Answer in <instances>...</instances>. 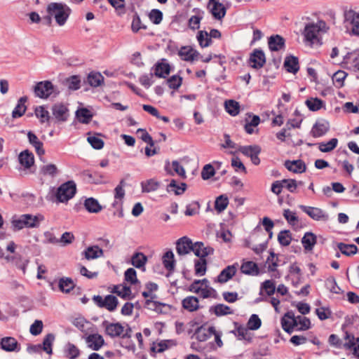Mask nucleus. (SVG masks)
<instances>
[{
  "instance_id": "f257e3e1",
  "label": "nucleus",
  "mask_w": 359,
  "mask_h": 359,
  "mask_svg": "<svg viewBox=\"0 0 359 359\" xmlns=\"http://www.w3.org/2000/svg\"><path fill=\"white\" fill-rule=\"evenodd\" d=\"M328 27L323 20L306 24L302 32L305 42L310 46L321 45L320 35L322 33H325Z\"/></svg>"
},
{
  "instance_id": "f03ea898",
  "label": "nucleus",
  "mask_w": 359,
  "mask_h": 359,
  "mask_svg": "<svg viewBox=\"0 0 359 359\" xmlns=\"http://www.w3.org/2000/svg\"><path fill=\"white\" fill-rule=\"evenodd\" d=\"M47 13L48 23L50 22L51 18H54L59 26H63L71 13V9L65 4L54 2L48 5Z\"/></svg>"
},
{
  "instance_id": "7ed1b4c3",
  "label": "nucleus",
  "mask_w": 359,
  "mask_h": 359,
  "mask_svg": "<svg viewBox=\"0 0 359 359\" xmlns=\"http://www.w3.org/2000/svg\"><path fill=\"white\" fill-rule=\"evenodd\" d=\"M43 220L44 217L41 214L36 215L24 214L17 219H13L12 225L15 230H21L24 228H37Z\"/></svg>"
},
{
  "instance_id": "20e7f679",
  "label": "nucleus",
  "mask_w": 359,
  "mask_h": 359,
  "mask_svg": "<svg viewBox=\"0 0 359 359\" xmlns=\"http://www.w3.org/2000/svg\"><path fill=\"white\" fill-rule=\"evenodd\" d=\"M76 192V183L72 181H67L62 184L56 190L55 196L59 203H67L72 198Z\"/></svg>"
},
{
  "instance_id": "39448f33",
  "label": "nucleus",
  "mask_w": 359,
  "mask_h": 359,
  "mask_svg": "<svg viewBox=\"0 0 359 359\" xmlns=\"http://www.w3.org/2000/svg\"><path fill=\"white\" fill-rule=\"evenodd\" d=\"M189 291L198 294L203 298H208L214 296L216 291L208 285L206 278L203 280H195L189 286Z\"/></svg>"
},
{
  "instance_id": "423d86ee",
  "label": "nucleus",
  "mask_w": 359,
  "mask_h": 359,
  "mask_svg": "<svg viewBox=\"0 0 359 359\" xmlns=\"http://www.w3.org/2000/svg\"><path fill=\"white\" fill-rule=\"evenodd\" d=\"M52 123H61L66 122L69 116V111L67 105L55 103L51 107Z\"/></svg>"
},
{
  "instance_id": "0eeeda50",
  "label": "nucleus",
  "mask_w": 359,
  "mask_h": 359,
  "mask_svg": "<svg viewBox=\"0 0 359 359\" xmlns=\"http://www.w3.org/2000/svg\"><path fill=\"white\" fill-rule=\"evenodd\" d=\"M34 93L36 97L46 99L52 95H57L58 90L55 89L53 83L49 81H43L39 82L34 87Z\"/></svg>"
},
{
  "instance_id": "6e6552de",
  "label": "nucleus",
  "mask_w": 359,
  "mask_h": 359,
  "mask_svg": "<svg viewBox=\"0 0 359 359\" xmlns=\"http://www.w3.org/2000/svg\"><path fill=\"white\" fill-rule=\"evenodd\" d=\"M93 300L98 307L104 308L110 312L114 311L118 304V299L111 294H108L104 298L100 295H95Z\"/></svg>"
},
{
  "instance_id": "1a4fd4ad",
  "label": "nucleus",
  "mask_w": 359,
  "mask_h": 359,
  "mask_svg": "<svg viewBox=\"0 0 359 359\" xmlns=\"http://www.w3.org/2000/svg\"><path fill=\"white\" fill-rule=\"evenodd\" d=\"M299 208L315 221L327 222L329 219V215L321 208L304 205H299Z\"/></svg>"
},
{
  "instance_id": "9d476101",
  "label": "nucleus",
  "mask_w": 359,
  "mask_h": 359,
  "mask_svg": "<svg viewBox=\"0 0 359 359\" xmlns=\"http://www.w3.org/2000/svg\"><path fill=\"white\" fill-rule=\"evenodd\" d=\"M102 326L104 329L105 334L111 338L121 337L125 331L124 327L119 323H114L104 320Z\"/></svg>"
},
{
  "instance_id": "9b49d317",
  "label": "nucleus",
  "mask_w": 359,
  "mask_h": 359,
  "mask_svg": "<svg viewBox=\"0 0 359 359\" xmlns=\"http://www.w3.org/2000/svg\"><path fill=\"white\" fill-rule=\"evenodd\" d=\"M345 22L351 25V33L359 36V11L349 10L344 14Z\"/></svg>"
},
{
  "instance_id": "f8f14e48",
  "label": "nucleus",
  "mask_w": 359,
  "mask_h": 359,
  "mask_svg": "<svg viewBox=\"0 0 359 359\" xmlns=\"http://www.w3.org/2000/svg\"><path fill=\"white\" fill-rule=\"evenodd\" d=\"M249 63L252 68L260 69L266 63L264 53L259 49H255L250 54Z\"/></svg>"
},
{
  "instance_id": "ddd939ff",
  "label": "nucleus",
  "mask_w": 359,
  "mask_h": 359,
  "mask_svg": "<svg viewBox=\"0 0 359 359\" xmlns=\"http://www.w3.org/2000/svg\"><path fill=\"white\" fill-rule=\"evenodd\" d=\"M237 266L238 264L227 266L217 276L215 282L223 284L229 281L236 275Z\"/></svg>"
},
{
  "instance_id": "4468645a",
  "label": "nucleus",
  "mask_w": 359,
  "mask_h": 359,
  "mask_svg": "<svg viewBox=\"0 0 359 359\" xmlns=\"http://www.w3.org/2000/svg\"><path fill=\"white\" fill-rule=\"evenodd\" d=\"M194 243L186 236H184L176 243V250L179 255H185L192 251Z\"/></svg>"
},
{
  "instance_id": "2eb2a0df",
  "label": "nucleus",
  "mask_w": 359,
  "mask_h": 359,
  "mask_svg": "<svg viewBox=\"0 0 359 359\" xmlns=\"http://www.w3.org/2000/svg\"><path fill=\"white\" fill-rule=\"evenodd\" d=\"M344 339L347 341L343 344L346 349H353V354L359 359V337L355 339L353 334L345 332Z\"/></svg>"
},
{
  "instance_id": "dca6fc26",
  "label": "nucleus",
  "mask_w": 359,
  "mask_h": 359,
  "mask_svg": "<svg viewBox=\"0 0 359 359\" xmlns=\"http://www.w3.org/2000/svg\"><path fill=\"white\" fill-rule=\"evenodd\" d=\"M192 251L196 256L199 258H205L208 255L214 253L213 248L210 246H205L202 242H196L193 244Z\"/></svg>"
},
{
  "instance_id": "f3484780",
  "label": "nucleus",
  "mask_w": 359,
  "mask_h": 359,
  "mask_svg": "<svg viewBox=\"0 0 359 359\" xmlns=\"http://www.w3.org/2000/svg\"><path fill=\"white\" fill-rule=\"evenodd\" d=\"M283 329L287 333L293 332L294 327L297 326V319L291 312L286 313L281 319Z\"/></svg>"
},
{
  "instance_id": "a211bd4d",
  "label": "nucleus",
  "mask_w": 359,
  "mask_h": 359,
  "mask_svg": "<svg viewBox=\"0 0 359 359\" xmlns=\"http://www.w3.org/2000/svg\"><path fill=\"white\" fill-rule=\"evenodd\" d=\"M329 129V122L326 120L320 119L317 121L313 125L311 133L314 137H319L325 135Z\"/></svg>"
},
{
  "instance_id": "6ab92c4d",
  "label": "nucleus",
  "mask_w": 359,
  "mask_h": 359,
  "mask_svg": "<svg viewBox=\"0 0 359 359\" xmlns=\"http://www.w3.org/2000/svg\"><path fill=\"white\" fill-rule=\"evenodd\" d=\"M1 347L8 352H19L20 346L17 340L11 337H4L1 340Z\"/></svg>"
},
{
  "instance_id": "aec40b11",
  "label": "nucleus",
  "mask_w": 359,
  "mask_h": 359,
  "mask_svg": "<svg viewBox=\"0 0 359 359\" xmlns=\"http://www.w3.org/2000/svg\"><path fill=\"white\" fill-rule=\"evenodd\" d=\"M86 342L88 346L94 351H98L104 344L102 335L99 334H89L86 337Z\"/></svg>"
},
{
  "instance_id": "412c9836",
  "label": "nucleus",
  "mask_w": 359,
  "mask_h": 359,
  "mask_svg": "<svg viewBox=\"0 0 359 359\" xmlns=\"http://www.w3.org/2000/svg\"><path fill=\"white\" fill-rule=\"evenodd\" d=\"M208 8L213 17L217 20H222L226 15V9L220 2H209Z\"/></svg>"
},
{
  "instance_id": "4be33fe9",
  "label": "nucleus",
  "mask_w": 359,
  "mask_h": 359,
  "mask_svg": "<svg viewBox=\"0 0 359 359\" xmlns=\"http://www.w3.org/2000/svg\"><path fill=\"white\" fill-rule=\"evenodd\" d=\"M241 271L245 275L255 276L259 275V269L255 262L243 260L241 266Z\"/></svg>"
},
{
  "instance_id": "5701e85b",
  "label": "nucleus",
  "mask_w": 359,
  "mask_h": 359,
  "mask_svg": "<svg viewBox=\"0 0 359 359\" xmlns=\"http://www.w3.org/2000/svg\"><path fill=\"white\" fill-rule=\"evenodd\" d=\"M285 167L294 173H302L306 170V165L302 160L286 161Z\"/></svg>"
},
{
  "instance_id": "b1692460",
  "label": "nucleus",
  "mask_w": 359,
  "mask_h": 359,
  "mask_svg": "<svg viewBox=\"0 0 359 359\" xmlns=\"http://www.w3.org/2000/svg\"><path fill=\"white\" fill-rule=\"evenodd\" d=\"M27 137L29 143L34 147L36 154L40 156V158H41V156L45 154V150L43 147V142H41L37 136L31 131L28 132ZM41 160L42 161V158H41Z\"/></svg>"
},
{
  "instance_id": "393cba45",
  "label": "nucleus",
  "mask_w": 359,
  "mask_h": 359,
  "mask_svg": "<svg viewBox=\"0 0 359 359\" xmlns=\"http://www.w3.org/2000/svg\"><path fill=\"white\" fill-rule=\"evenodd\" d=\"M344 63L347 68L354 71H359V55L355 53H348L344 58Z\"/></svg>"
},
{
  "instance_id": "a878e982",
  "label": "nucleus",
  "mask_w": 359,
  "mask_h": 359,
  "mask_svg": "<svg viewBox=\"0 0 359 359\" xmlns=\"http://www.w3.org/2000/svg\"><path fill=\"white\" fill-rule=\"evenodd\" d=\"M19 161L25 168H30L34 163V157L32 152L28 150L22 151L19 155Z\"/></svg>"
},
{
  "instance_id": "bb28decb",
  "label": "nucleus",
  "mask_w": 359,
  "mask_h": 359,
  "mask_svg": "<svg viewBox=\"0 0 359 359\" xmlns=\"http://www.w3.org/2000/svg\"><path fill=\"white\" fill-rule=\"evenodd\" d=\"M179 55L186 61L198 60L200 56V54L196 50L190 47H182L179 51Z\"/></svg>"
},
{
  "instance_id": "cd10ccee",
  "label": "nucleus",
  "mask_w": 359,
  "mask_h": 359,
  "mask_svg": "<svg viewBox=\"0 0 359 359\" xmlns=\"http://www.w3.org/2000/svg\"><path fill=\"white\" fill-rule=\"evenodd\" d=\"M284 67L288 72L296 74L299 69L298 58L293 55L286 57Z\"/></svg>"
},
{
  "instance_id": "c85d7f7f",
  "label": "nucleus",
  "mask_w": 359,
  "mask_h": 359,
  "mask_svg": "<svg viewBox=\"0 0 359 359\" xmlns=\"http://www.w3.org/2000/svg\"><path fill=\"white\" fill-rule=\"evenodd\" d=\"M86 259H95L103 256V250L98 245L88 247L83 252Z\"/></svg>"
},
{
  "instance_id": "c756f323",
  "label": "nucleus",
  "mask_w": 359,
  "mask_h": 359,
  "mask_svg": "<svg viewBox=\"0 0 359 359\" xmlns=\"http://www.w3.org/2000/svg\"><path fill=\"white\" fill-rule=\"evenodd\" d=\"M269 48L272 51H278L283 48L285 46V40L280 35L271 36L269 39Z\"/></svg>"
},
{
  "instance_id": "7c9ffc66",
  "label": "nucleus",
  "mask_w": 359,
  "mask_h": 359,
  "mask_svg": "<svg viewBox=\"0 0 359 359\" xmlns=\"http://www.w3.org/2000/svg\"><path fill=\"white\" fill-rule=\"evenodd\" d=\"M35 115L41 123H47L49 126L52 123V118L49 111L44 106H39L35 109Z\"/></svg>"
},
{
  "instance_id": "2f4dec72",
  "label": "nucleus",
  "mask_w": 359,
  "mask_h": 359,
  "mask_svg": "<svg viewBox=\"0 0 359 359\" xmlns=\"http://www.w3.org/2000/svg\"><path fill=\"white\" fill-rule=\"evenodd\" d=\"M317 242L316 236L312 232H306L302 238V243L306 250H312Z\"/></svg>"
},
{
  "instance_id": "473e14b6",
  "label": "nucleus",
  "mask_w": 359,
  "mask_h": 359,
  "mask_svg": "<svg viewBox=\"0 0 359 359\" xmlns=\"http://www.w3.org/2000/svg\"><path fill=\"white\" fill-rule=\"evenodd\" d=\"M147 262V257L142 252H135L131 257V264L137 269L145 270L144 266Z\"/></svg>"
},
{
  "instance_id": "72a5a7b5",
  "label": "nucleus",
  "mask_w": 359,
  "mask_h": 359,
  "mask_svg": "<svg viewBox=\"0 0 359 359\" xmlns=\"http://www.w3.org/2000/svg\"><path fill=\"white\" fill-rule=\"evenodd\" d=\"M182 306L184 309L193 312L199 308V302L197 297L189 296L182 300Z\"/></svg>"
},
{
  "instance_id": "f704fd0d",
  "label": "nucleus",
  "mask_w": 359,
  "mask_h": 359,
  "mask_svg": "<svg viewBox=\"0 0 359 359\" xmlns=\"http://www.w3.org/2000/svg\"><path fill=\"white\" fill-rule=\"evenodd\" d=\"M215 330L214 327H209L208 329L200 327L196 330V337L200 341H205L212 334H215Z\"/></svg>"
},
{
  "instance_id": "c9c22d12",
  "label": "nucleus",
  "mask_w": 359,
  "mask_h": 359,
  "mask_svg": "<svg viewBox=\"0 0 359 359\" xmlns=\"http://www.w3.org/2000/svg\"><path fill=\"white\" fill-rule=\"evenodd\" d=\"M27 100V97H22L18 100V104L12 112L13 118H16L21 117L25 113L27 109L25 102Z\"/></svg>"
},
{
  "instance_id": "e433bc0d",
  "label": "nucleus",
  "mask_w": 359,
  "mask_h": 359,
  "mask_svg": "<svg viewBox=\"0 0 359 359\" xmlns=\"http://www.w3.org/2000/svg\"><path fill=\"white\" fill-rule=\"evenodd\" d=\"M163 264L164 267L169 271H172L175 269V260L174 254L171 250L167 251L163 256Z\"/></svg>"
},
{
  "instance_id": "4c0bfd02",
  "label": "nucleus",
  "mask_w": 359,
  "mask_h": 359,
  "mask_svg": "<svg viewBox=\"0 0 359 359\" xmlns=\"http://www.w3.org/2000/svg\"><path fill=\"white\" fill-rule=\"evenodd\" d=\"M58 287L61 292L69 293L75 287V284L72 278L64 277L59 280Z\"/></svg>"
},
{
  "instance_id": "58836bf2",
  "label": "nucleus",
  "mask_w": 359,
  "mask_h": 359,
  "mask_svg": "<svg viewBox=\"0 0 359 359\" xmlns=\"http://www.w3.org/2000/svg\"><path fill=\"white\" fill-rule=\"evenodd\" d=\"M84 206L89 212L97 213L102 210L97 200L94 198H88L85 200Z\"/></svg>"
},
{
  "instance_id": "ea45409f",
  "label": "nucleus",
  "mask_w": 359,
  "mask_h": 359,
  "mask_svg": "<svg viewBox=\"0 0 359 359\" xmlns=\"http://www.w3.org/2000/svg\"><path fill=\"white\" fill-rule=\"evenodd\" d=\"M210 311L214 313L217 316H225L233 313L231 309L223 304H218L210 307Z\"/></svg>"
},
{
  "instance_id": "a19ab883",
  "label": "nucleus",
  "mask_w": 359,
  "mask_h": 359,
  "mask_svg": "<svg viewBox=\"0 0 359 359\" xmlns=\"http://www.w3.org/2000/svg\"><path fill=\"white\" fill-rule=\"evenodd\" d=\"M170 71V65L167 63L158 62L154 67V74L157 77L165 78Z\"/></svg>"
},
{
  "instance_id": "79ce46f5",
  "label": "nucleus",
  "mask_w": 359,
  "mask_h": 359,
  "mask_svg": "<svg viewBox=\"0 0 359 359\" xmlns=\"http://www.w3.org/2000/svg\"><path fill=\"white\" fill-rule=\"evenodd\" d=\"M225 109L232 116L238 115L240 112V104L233 100H226L224 103Z\"/></svg>"
},
{
  "instance_id": "37998d69",
  "label": "nucleus",
  "mask_w": 359,
  "mask_h": 359,
  "mask_svg": "<svg viewBox=\"0 0 359 359\" xmlns=\"http://www.w3.org/2000/svg\"><path fill=\"white\" fill-rule=\"evenodd\" d=\"M338 249L340 252L346 256H351L357 253L358 248L354 244H345L339 243L337 245Z\"/></svg>"
},
{
  "instance_id": "c03bdc74",
  "label": "nucleus",
  "mask_w": 359,
  "mask_h": 359,
  "mask_svg": "<svg viewBox=\"0 0 359 359\" xmlns=\"http://www.w3.org/2000/svg\"><path fill=\"white\" fill-rule=\"evenodd\" d=\"M55 337L53 334H48L44 337L43 344H41L42 350L49 355L53 353L52 346L55 341Z\"/></svg>"
},
{
  "instance_id": "a18cd8bd",
  "label": "nucleus",
  "mask_w": 359,
  "mask_h": 359,
  "mask_svg": "<svg viewBox=\"0 0 359 359\" xmlns=\"http://www.w3.org/2000/svg\"><path fill=\"white\" fill-rule=\"evenodd\" d=\"M76 116L79 122L82 123H88L93 117L90 111L86 108L78 109L76 112Z\"/></svg>"
},
{
  "instance_id": "49530a36",
  "label": "nucleus",
  "mask_w": 359,
  "mask_h": 359,
  "mask_svg": "<svg viewBox=\"0 0 359 359\" xmlns=\"http://www.w3.org/2000/svg\"><path fill=\"white\" fill-rule=\"evenodd\" d=\"M264 291L268 296H271L275 293L276 284L272 280H266L264 281L260 287V294Z\"/></svg>"
},
{
  "instance_id": "de8ad7c7",
  "label": "nucleus",
  "mask_w": 359,
  "mask_h": 359,
  "mask_svg": "<svg viewBox=\"0 0 359 359\" xmlns=\"http://www.w3.org/2000/svg\"><path fill=\"white\" fill-rule=\"evenodd\" d=\"M103 81L104 77L99 72H91L88 76V82L93 87L100 86Z\"/></svg>"
},
{
  "instance_id": "09e8293b",
  "label": "nucleus",
  "mask_w": 359,
  "mask_h": 359,
  "mask_svg": "<svg viewBox=\"0 0 359 359\" xmlns=\"http://www.w3.org/2000/svg\"><path fill=\"white\" fill-rule=\"evenodd\" d=\"M337 144L338 140L337 138H332L327 142H320L318 149L320 151L324 153L330 152L337 147Z\"/></svg>"
},
{
  "instance_id": "8fccbe9b",
  "label": "nucleus",
  "mask_w": 359,
  "mask_h": 359,
  "mask_svg": "<svg viewBox=\"0 0 359 359\" xmlns=\"http://www.w3.org/2000/svg\"><path fill=\"white\" fill-rule=\"evenodd\" d=\"M207 262L205 258H199L194 261L195 273L198 276H203L206 271Z\"/></svg>"
},
{
  "instance_id": "3c124183",
  "label": "nucleus",
  "mask_w": 359,
  "mask_h": 359,
  "mask_svg": "<svg viewBox=\"0 0 359 359\" xmlns=\"http://www.w3.org/2000/svg\"><path fill=\"white\" fill-rule=\"evenodd\" d=\"M186 188L187 184L185 183L182 182L179 185L175 180H172L168 186V191H174L176 195H180L184 192Z\"/></svg>"
},
{
  "instance_id": "603ef678",
  "label": "nucleus",
  "mask_w": 359,
  "mask_h": 359,
  "mask_svg": "<svg viewBox=\"0 0 359 359\" xmlns=\"http://www.w3.org/2000/svg\"><path fill=\"white\" fill-rule=\"evenodd\" d=\"M278 241L283 246H287L292 241L291 233L289 230L281 231L278 235Z\"/></svg>"
},
{
  "instance_id": "864d4df0",
  "label": "nucleus",
  "mask_w": 359,
  "mask_h": 359,
  "mask_svg": "<svg viewBox=\"0 0 359 359\" xmlns=\"http://www.w3.org/2000/svg\"><path fill=\"white\" fill-rule=\"evenodd\" d=\"M228 204H229L228 198L226 196H224V195H221L219 197H217L215 200V210L217 212H221L226 208Z\"/></svg>"
},
{
  "instance_id": "5fc2aeb1",
  "label": "nucleus",
  "mask_w": 359,
  "mask_h": 359,
  "mask_svg": "<svg viewBox=\"0 0 359 359\" xmlns=\"http://www.w3.org/2000/svg\"><path fill=\"white\" fill-rule=\"evenodd\" d=\"M197 39L200 46L203 48L209 46L212 42L206 31H199L197 35Z\"/></svg>"
},
{
  "instance_id": "6e6d98bb",
  "label": "nucleus",
  "mask_w": 359,
  "mask_h": 359,
  "mask_svg": "<svg viewBox=\"0 0 359 359\" xmlns=\"http://www.w3.org/2000/svg\"><path fill=\"white\" fill-rule=\"evenodd\" d=\"M305 103L308 108L313 111L319 110L323 105V101L317 97L308 99Z\"/></svg>"
},
{
  "instance_id": "4d7b16f0",
  "label": "nucleus",
  "mask_w": 359,
  "mask_h": 359,
  "mask_svg": "<svg viewBox=\"0 0 359 359\" xmlns=\"http://www.w3.org/2000/svg\"><path fill=\"white\" fill-rule=\"evenodd\" d=\"M142 189L143 192H151L156 191L158 187V182H156L154 180H149L146 182H143L141 183Z\"/></svg>"
},
{
  "instance_id": "13d9d810",
  "label": "nucleus",
  "mask_w": 359,
  "mask_h": 359,
  "mask_svg": "<svg viewBox=\"0 0 359 359\" xmlns=\"http://www.w3.org/2000/svg\"><path fill=\"white\" fill-rule=\"evenodd\" d=\"M347 74L344 71H337L332 76V81L334 84L337 88H341L344 86V81Z\"/></svg>"
},
{
  "instance_id": "bf43d9fd",
  "label": "nucleus",
  "mask_w": 359,
  "mask_h": 359,
  "mask_svg": "<svg viewBox=\"0 0 359 359\" xmlns=\"http://www.w3.org/2000/svg\"><path fill=\"white\" fill-rule=\"evenodd\" d=\"M203 18V13L198 12L196 15H192L189 20V27L193 30L198 29L200 22Z\"/></svg>"
},
{
  "instance_id": "052dcab7",
  "label": "nucleus",
  "mask_w": 359,
  "mask_h": 359,
  "mask_svg": "<svg viewBox=\"0 0 359 359\" xmlns=\"http://www.w3.org/2000/svg\"><path fill=\"white\" fill-rule=\"evenodd\" d=\"M41 172L44 175L55 177L58 172V169L55 164L49 163L41 168Z\"/></svg>"
},
{
  "instance_id": "680f3d73",
  "label": "nucleus",
  "mask_w": 359,
  "mask_h": 359,
  "mask_svg": "<svg viewBox=\"0 0 359 359\" xmlns=\"http://www.w3.org/2000/svg\"><path fill=\"white\" fill-rule=\"evenodd\" d=\"M238 149L245 156L250 158L254 155L255 151H261V148L258 145L241 146Z\"/></svg>"
},
{
  "instance_id": "e2e57ef3",
  "label": "nucleus",
  "mask_w": 359,
  "mask_h": 359,
  "mask_svg": "<svg viewBox=\"0 0 359 359\" xmlns=\"http://www.w3.org/2000/svg\"><path fill=\"white\" fill-rule=\"evenodd\" d=\"M283 217L289 224L292 226H295L297 224L299 221L298 217L296 215L294 212L291 211L290 209L284 210Z\"/></svg>"
},
{
  "instance_id": "0e129e2a",
  "label": "nucleus",
  "mask_w": 359,
  "mask_h": 359,
  "mask_svg": "<svg viewBox=\"0 0 359 359\" xmlns=\"http://www.w3.org/2000/svg\"><path fill=\"white\" fill-rule=\"evenodd\" d=\"M149 18L154 25H159L163 20V13L158 9H152L149 13Z\"/></svg>"
},
{
  "instance_id": "69168bd1",
  "label": "nucleus",
  "mask_w": 359,
  "mask_h": 359,
  "mask_svg": "<svg viewBox=\"0 0 359 359\" xmlns=\"http://www.w3.org/2000/svg\"><path fill=\"white\" fill-rule=\"evenodd\" d=\"M66 86L72 90H78L80 88L81 80L77 76H72L65 81Z\"/></svg>"
},
{
  "instance_id": "338daca9",
  "label": "nucleus",
  "mask_w": 359,
  "mask_h": 359,
  "mask_svg": "<svg viewBox=\"0 0 359 359\" xmlns=\"http://www.w3.org/2000/svg\"><path fill=\"white\" fill-rule=\"evenodd\" d=\"M125 280L131 285L138 283L136 271L133 268L128 269L124 273Z\"/></svg>"
},
{
  "instance_id": "774afa93",
  "label": "nucleus",
  "mask_w": 359,
  "mask_h": 359,
  "mask_svg": "<svg viewBox=\"0 0 359 359\" xmlns=\"http://www.w3.org/2000/svg\"><path fill=\"white\" fill-rule=\"evenodd\" d=\"M182 78L177 75H173L167 80L170 88L177 90L182 85Z\"/></svg>"
}]
</instances>
